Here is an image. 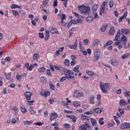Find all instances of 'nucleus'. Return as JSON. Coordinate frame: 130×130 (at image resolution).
<instances>
[{
  "label": "nucleus",
  "instance_id": "nucleus-37",
  "mask_svg": "<svg viewBox=\"0 0 130 130\" xmlns=\"http://www.w3.org/2000/svg\"><path fill=\"white\" fill-rule=\"evenodd\" d=\"M105 12V8L101 7L100 11V15L101 16Z\"/></svg>",
  "mask_w": 130,
  "mask_h": 130
},
{
  "label": "nucleus",
  "instance_id": "nucleus-30",
  "mask_svg": "<svg viewBox=\"0 0 130 130\" xmlns=\"http://www.w3.org/2000/svg\"><path fill=\"white\" fill-rule=\"evenodd\" d=\"M113 43V42L112 41H109L104 46V48H106L108 45H111Z\"/></svg>",
  "mask_w": 130,
  "mask_h": 130
},
{
  "label": "nucleus",
  "instance_id": "nucleus-3",
  "mask_svg": "<svg viewBox=\"0 0 130 130\" xmlns=\"http://www.w3.org/2000/svg\"><path fill=\"white\" fill-rule=\"evenodd\" d=\"M79 130H90L91 129V126L89 125V123L85 122L84 124L82 125V126H79Z\"/></svg>",
  "mask_w": 130,
  "mask_h": 130
},
{
  "label": "nucleus",
  "instance_id": "nucleus-53",
  "mask_svg": "<svg viewBox=\"0 0 130 130\" xmlns=\"http://www.w3.org/2000/svg\"><path fill=\"white\" fill-rule=\"evenodd\" d=\"M34 124H35V125H38L39 126H41V125H42V123H41V122H38L34 123Z\"/></svg>",
  "mask_w": 130,
  "mask_h": 130
},
{
  "label": "nucleus",
  "instance_id": "nucleus-36",
  "mask_svg": "<svg viewBox=\"0 0 130 130\" xmlns=\"http://www.w3.org/2000/svg\"><path fill=\"white\" fill-rule=\"evenodd\" d=\"M34 102H35V101H27V105H28V106H32V105H33V103H34Z\"/></svg>",
  "mask_w": 130,
  "mask_h": 130
},
{
  "label": "nucleus",
  "instance_id": "nucleus-61",
  "mask_svg": "<svg viewBox=\"0 0 130 130\" xmlns=\"http://www.w3.org/2000/svg\"><path fill=\"white\" fill-rule=\"evenodd\" d=\"M53 6L54 7H57V0H54V2H53Z\"/></svg>",
  "mask_w": 130,
  "mask_h": 130
},
{
  "label": "nucleus",
  "instance_id": "nucleus-63",
  "mask_svg": "<svg viewBox=\"0 0 130 130\" xmlns=\"http://www.w3.org/2000/svg\"><path fill=\"white\" fill-rule=\"evenodd\" d=\"M97 100L99 101H101V94H98Z\"/></svg>",
  "mask_w": 130,
  "mask_h": 130
},
{
  "label": "nucleus",
  "instance_id": "nucleus-32",
  "mask_svg": "<svg viewBox=\"0 0 130 130\" xmlns=\"http://www.w3.org/2000/svg\"><path fill=\"white\" fill-rule=\"evenodd\" d=\"M49 85H50V90H52L53 91H54V90L55 89V87H54V85H53V84L51 82H49Z\"/></svg>",
  "mask_w": 130,
  "mask_h": 130
},
{
  "label": "nucleus",
  "instance_id": "nucleus-1",
  "mask_svg": "<svg viewBox=\"0 0 130 130\" xmlns=\"http://www.w3.org/2000/svg\"><path fill=\"white\" fill-rule=\"evenodd\" d=\"M78 10L81 14H84V15H86V16H89V14H90V7H89L79 6Z\"/></svg>",
  "mask_w": 130,
  "mask_h": 130
},
{
  "label": "nucleus",
  "instance_id": "nucleus-10",
  "mask_svg": "<svg viewBox=\"0 0 130 130\" xmlns=\"http://www.w3.org/2000/svg\"><path fill=\"white\" fill-rule=\"evenodd\" d=\"M58 115L56 113H53L52 114H51L50 116V120H54V119H56V118L57 117Z\"/></svg>",
  "mask_w": 130,
  "mask_h": 130
},
{
  "label": "nucleus",
  "instance_id": "nucleus-33",
  "mask_svg": "<svg viewBox=\"0 0 130 130\" xmlns=\"http://www.w3.org/2000/svg\"><path fill=\"white\" fill-rule=\"evenodd\" d=\"M41 82L44 83V84H46L47 83V79L44 77H41Z\"/></svg>",
  "mask_w": 130,
  "mask_h": 130
},
{
  "label": "nucleus",
  "instance_id": "nucleus-57",
  "mask_svg": "<svg viewBox=\"0 0 130 130\" xmlns=\"http://www.w3.org/2000/svg\"><path fill=\"white\" fill-rule=\"evenodd\" d=\"M87 74H88L89 76H93V75H94V73L92 71H88Z\"/></svg>",
  "mask_w": 130,
  "mask_h": 130
},
{
  "label": "nucleus",
  "instance_id": "nucleus-28",
  "mask_svg": "<svg viewBox=\"0 0 130 130\" xmlns=\"http://www.w3.org/2000/svg\"><path fill=\"white\" fill-rule=\"evenodd\" d=\"M98 9V4H95L92 8V12L95 13L96 11H97V9Z\"/></svg>",
  "mask_w": 130,
  "mask_h": 130
},
{
  "label": "nucleus",
  "instance_id": "nucleus-44",
  "mask_svg": "<svg viewBox=\"0 0 130 130\" xmlns=\"http://www.w3.org/2000/svg\"><path fill=\"white\" fill-rule=\"evenodd\" d=\"M100 44V41L99 40H95L93 42V44L94 45H98Z\"/></svg>",
  "mask_w": 130,
  "mask_h": 130
},
{
  "label": "nucleus",
  "instance_id": "nucleus-25",
  "mask_svg": "<svg viewBox=\"0 0 130 130\" xmlns=\"http://www.w3.org/2000/svg\"><path fill=\"white\" fill-rule=\"evenodd\" d=\"M4 75L6 77V78L7 80H11V76L12 75V73L10 72L9 74H7V73H5Z\"/></svg>",
  "mask_w": 130,
  "mask_h": 130
},
{
  "label": "nucleus",
  "instance_id": "nucleus-41",
  "mask_svg": "<svg viewBox=\"0 0 130 130\" xmlns=\"http://www.w3.org/2000/svg\"><path fill=\"white\" fill-rule=\"evenodd\" d=\"M103 118H101L99 120V123H100V125H103L104 124V121H102L103 120Z\"/></svg>",
  "mask_w": 130,
  "mask_h": 130
},
{
  "label": "nucleus",
  "instance_id": "nucleus-19",
  "mask_svg": "<svg viewBox=\"0 0 130 130\" xmlns=\"http://www.w3.org/2000/svg\"><path fill=\"white\" fill-rule=\"evenodd\" d=\"M81 117L83 120H90V117L85 115H81Z\"/></svg>",
  "mask_w": 130,
  "mask_h": 130
},
{
  "label": "nucleus",
  "instance_id": "nucleus-14",
  "mask_svg": "<svg viewBox=\"0 0 130 130\" xmlns=\"http://www.w3.org/2000/svg\"><path fill=\"white\" fill-rule=\"evenodd\" d=\"M121 35V31L120 29H119L116 35L115 38L114 40V41H117V40H118V38L120 37Z\"/></svg>",
  "mask_w": 130,
  "mask_h": 130
},
{
  "label": "nucleus",
  "instance_id": "nucleus-40",
  "mask_svg": "<svg viewBox=\"0 0 130 130\" xmlns=\"http://www.w3.org/2000/svg\"><path fill=\"white\" fill-rule=\"evenodd\" d=\"M83 44L84 45H88V44H89V40H88V39L83 40Z\"/></svg>",
  "mask_w": 130,
  "mask_h": 130
},
{
  "label": "nucleus",
  "instance_id": "nucleus-7",
  "mask_svg": "<svg viewBox=\"0 0 130 130\" xmlns=\"http://www.w3.org/2000/svg\"><path fill=\"white\" fill-rule=\"evenodd\" d=\"M49 30L52 34H56L57 33V29L54 28L53 26H50Z\"/></svg>",
  "mask_w": 130,
  "mask_h": 130
},
{
  "label": "nucleus",
  "instance_id": "nucleus-42",
  "mask_svg": "<svg viewBox=\"0 0 130 130\" xmlns=\"http://www.w3.org/2000/svg\"><path fill=\"white\" fill-rule=\"evenodd\" d=\"M54 69H55V70H57V71H61V70H62V68L59 66H54Z\"/></svg>",
  "mask_w": 130,
  "mask_h": 130
},
{
  "label": "nucleus",
  "instance_id": "nucleus-29",
  "mask_svg": "<svg viewBox=\"0 0 130 130\" xmlns=\"http://www.w3.org/2000/svg\"><path fill=\"white\" fill-rule=\"evenodd\" d=\"M90 119L92 126H94V125H96V124H97V121H96V120L93 118H91Z\"/></svg>",
  "mask_w": 130,
  "mask_h": 130
},
{
  "label": "nucleus",
  "instance_id": "nucleus-11",
  "mask_svg": "<svg viewBox=\"0 0 130 130\" xmlns=\"http://www.w3.org/2000/svg\"><path fill=\"white\" fill-rule=\"evenodd\" d=\"M32 95V93L30 92H25L24 93V96H25L27 100H31V95Z\"/></svg>",
  "mask_w": 130,
  "mask_h": 130
},
{
  "label": "nucleus",
  "instance_id": "nucleus-43",
  "mask_svg": "<svg viewBox=\"0 0 130 130\" xmlns=\"http://www.w3.org/2000/svg\"><path fill=\"white\" fill-rule=\"evenodd\" d=\"M21 110L23 113H26L27 112V109L24 107H21Z\"/></svg>",
  "mask_w": 130,
  "mask_h": 130
},
{
  "label": "nucleus",
  "instance_id": "nucleus-4",
  "mask_svg": "<svg viewBox=\"0 0 130 130\" xmlns=\"http://www.w3.org/2000/svg\"><path fill=\"white\" fill-rule=\"evenodd\" d=\"M100 58V53L99 52V50H95L94 51V55L92 57V59L94 60V61H97V60H99Z\"/></svg>",
  "mask_w": 130,
  "mask_h": 130
},
{
  "label": "nucleus",
  "instance_id": "nucleus-9",
  "mask_svg": "<svg viewBox=\"0 0 130 130\" xmlns=\"http://www.w3.org/2000/svg\"><path fill=\"white\" fill-rule=\"evenodd\" d=\"M61 21L58 22L59 26H61L63 24V20H66V14H62L61 16Z\"/></svg>",
  "mask_w": 130,
  "mask_h": 130
},
{
  "label": "nucleus",
  "instance_id": "nucleus-5",
  "mask_svg": "<svg viewBox=\"0 0 130 130\" xmlns=\"http://www.w3.org/2000/svg\"><path fill=\"white\" fill-rule=\"evenodd\" d=\"M73 96L75 98H79V97H83L84 94L81 92H79L78 90H75Z\"/></svg>",
  "mask_w": 130,
  "mask_h": 130
},
{
  "label": "nucleus",
  "instance_id": "nucleus-18",
  "mask_svg": "<svg viewBox=\"0 0 130 130\" xmlns=\"http://www.w3.org/2000/svg\"><path fill=\"white\" fill-rule=\"evenodd\" d=\"M123 42V44L124 45H125V44H126V42H127V41H126V37H125V36H122V37L121 38V40H120V42Z\"/></svg>",
  "mask_w": 130,
  "mask_h": 130
},
{
  "label": "nucleus",
  "instance_id": "nucleus-51",
  "mask_svg": "<svg viewBox=\"0 0 130 130\" xmlns=\"http://www.w3.org/2000/svg\"><path fill=\"white\" fill-rule=\"evenodd\" d=\"M114 119H115V121L117 122V124L118 125L119 124V123H120V122L118 120V118H117V117H116L115 116H114Z\"/></svg>",
  "mask_w": 130,
  "mask_h": 130
},
{
  "label": "nucleus",
  "instance_id": "nucleus-64",
  "mask_svg": "<svg viewBox=\"0 0 130 130\" xmlns=\"http://www.w3.org/2000/svg\"><path fill=\"white\" fill-rule=\"evenodd\" d=\"M65 80H67V78H66L65 77H62L60 79V82H63Z\"/></svg>",
  "mask_w": 130,
  "mask_h": 130
},
{
  "label": "nucleus",
  "instance_id": "nucleus-59",
  "mask_svg": "<svg viewBox=\"0 0 130 130\" xmlns=\"http://www.w3.org/2000/svg\"><path fill=\"white\" fill-rule=\"evenodd\" d=\"M93 14H94V15H93L94 19H98V14H97V13L95 12L93 13Z\"/></svg>",
  "mask_w": 130,
  "mask_h": 130
},
{
  "label": "nucleus",
  "instance_id": "nucleus-56",
  "mask_svg": "<svg viewBox=\"0 0 130 130\" xmlns=\"http://www.w3.org/2000/svg\"><path fill=\"white\" fill-rule=\"evenodd\" d=\"M127 56H128V54H125L124 55L121 56V58H122V59H124L125 58H126Z\"/></svg>",
  "mask_w": 130,
  "mask_h": 130
},
{
  "label": "nucleus",
  "instance_id": "nucleus-13",
  "mask_svg": "<svg viewBox=\"0 0 130 130\" xmlns=\"http://www.w3.org/2000/svg\"><path fill=\"white\" fill-rule=\"evenodd\" d=\"M40 95H42V96H44V97H47V96H49V95H50V92L47 91H45L43 92V91H42L40 92Z\"/></svg>",
  "mask_w": 130,
  "mask_h": 130
},
{
  "label": "nucleus",
  "instance_id": "nucleus-39",
  "mask_svg": "<svg viewBox=\"0 0 130 130\" xmlns=\"http://www.w3.org/2000/svg\"><path fill=\"white\" fill-rule=\"evenodd\" d=\"M31 123H32V122H31L28 120L24 121L23 122V124H24V125H30V124H31Z\"/></svg>",
  "mask_w": 130,
  "mask_h": 130
},
{
  "label": "nucleus",
  "instance_id": "nucleus-21",
  "mask_svg": "<svg viewBox=\"0 0 130 130\" xmlns=\"http://www.w3.org/2000/svg\"><path fill=\"white\" fill-rule=\"evenodd\" d=\"M39 57H40V55H39V54L35 53L33 55L32 59H34V60H36L37 59H38V58H39Z\"/></svg>",
  "mask_w": 130,
  "mask_h": 130
},
{
  "label": "nucleus",
  "instance_id": "nucleus-6",
  "mask_svg": "<svg viewBox=\"0 0 130 130\" xmlns=\"http://www.w3.org/2000/svg\"><path fill=\"white\" fill-rule=\"evenodd\" d=\"M77 46H78V40H76L75 41V44L74 45H69V48H70L71 49H74L76 50L77 48Z\"/></svg>",
  "mask_w": 130,
  "mask_h": 130
},
{
  "label": "nucleus",
  "instance_id": "nucleus-22",
  "mask_svg": "<svg viewBox=\"0 0 130 130\" xmlns=\"http://www.w3.org/2000/svg\"><path fill=\"white\" fill-rule=\"evenodd\" d=\"M86 21L87 22H88V23H91V22L94 21V18L92 16H88L86 17Z\"/></svg>",
  "mask_w": 130,
  "mask_h": 130
},
{
  "label": "nucleus",
  "instance_id": "nucleus-16",
  "mask_svg": "<svg viewBox=\"0 0 130 130\" xmlns=\"http://www.w3.org/2000/svg\"><path fill=\"white\" fill-rule=\"evenodd\" d=\"M119 105L120 106H121V107H122V106H125V105H127V103L124 100H121L119 102Z\"/></svg>",
  "mask_w": 130,
  "mask_h": 130
},
{
  "label": "nucleus",
  "instance_id": "nucleus-34",
  "mask_svg": "<svg viewBox=\"0 0 130 130\" xmlns=\"http://www.w3.org/2000/svg\"><path fill=\"white\" fill-rule=\"evenodd\" d=\"M64 64L67 66V67H70V60L68 59H65L64 61Z\"/></svg>",
  "mask_w": 130,
  "mask_h": 130
},
{
  "label": "nucleus",
  "instance_id": "nucleus-45",
  "mask_svg": "<svg viewBox=\"0 0 130 130\" xmlns=\"http://www.w3.org/2000/svg\"><path fill=\"white\" fill-rule=\"evenodd\" d=\"M45 71H46V69H45V68H44V67H42L39 70V72L40 73H44V72H45Z\"/></svg>",
  "mask_w": 130,
  "mask_h": 130
},
{
  "label": "nucleus",
  "instance_id": "nucleus-58",
  "mask_svg": "<svg viewBox=\"0 0 130 130\" xmlns=\"http://www.w3.org/2000/svg\"><path fill=\"white\" fill-rule=\"evenodd\" d=\"M75 63H77V61L75 60H72V61L71 62V66H75Z\"/></svg>",
  "mask_w": 130,
  "mask_h": 130
},
{
  "label": "nucleus",
  "instance_id": "nucleus-60",
  "mask_svg": "<svg viewBox=\"0 0 130 130\" xmlns=\"http://www.w3.org/2000/svg\"><path fill=\"white\" fill-rule=\"evenodd\" d=\"M80 51L83 53V55H87V52L86 51H83V49H80Z\"/></svg>",
  "mask_w": 130,
  "mask_h": 130
},
{
  "label": "nucleus",
  "instance_id": "nucleus-35",
  "mask_svg": "<svg viewBox=\"0 0 130 130\" xmlns=\"http://www.w3.org/2000/svg\"><path fill=\"white\" fill-rule=\"evenodd\" d=\"M69 117H70V118H71V119H72L73 122H76L77 121V119H76V117H75V116H68Z\"/></svg>",
  "mask_w": 130,
  "mask_h": 130
},
{
  "label": "nucleus",
  "instance_id": "nucleus-49",
  "mask_svg": "<svg viewBox=\"0 0 130 130\" xmlns=\"http://www.w3.org/2000/svg\"><path fill=\"white\" fill-rule=\"evenodd\" d=\"M129 93H130V91H126V92H124V96H125V97H130V94H129Z\"/></svg>",
  "mask_w": 130,
  "mask_h": 130
},
{
  "label": "nucleus",
  "instance_id": "nucleus-62",
  "mask_svg": "<svg viewBox=\"0 0 130 130\" xmlns=\"http://www.w3.org/2000/svg\"><path fill=\"white\" fill-rule=\"evenodd\" d=\"M46 7V5L44 4L43 3L40 5V9H44Z\"/></svg>",
  "mask_w": 130,
  "mask_h": 130
},
{
  "label": "nucleus",
  "instance_id": "nucleus-46",
  "mask_svg": "<svg viewBox=\"0 0 130 130\" xmlns=\"http://www.w3.org/2000/svg\"><path fill=\"white\" fill-rule=\"evenodd\" d=\"M12 13L14 16H19V13L17 10H12Z\"/></svg>",
  "mask_w": 130,
  "mask_h": 130
},
{
  "label": "nucleus",
  "instance_id": "nucleus-54",
  "mask_svg": "<svg viewBox=\"0 0 130 130\" xmlns=\"http://www.w3.org/2000/svg\"><path fill=\"white\" fill-rule=\"evenodd\" d=\"M109 6L110 8H112L113 7V1H112V0L110 1Z\"/></svg>",
  "mask_w": 130,
  "mask_h": 130
},
{
  "label": "nucleus",
  "instance_id": "nucleus-2",
  "mask_svg": "<svg viewBox=\"0 0 130 130\" xmlns=\"http://www.w3.org/2000/svg\"><path fill=\"white\" fill-rule=\"evenodd\" d=\"M100 87L103 93H107V88L109 87V84L108 83H102L100 82Z\"/></svg>",
  "mask_w": 130,
  "mask_h": 130
},
{
  "label": "nucleus",
  "instance_id": "nucleus-27",
  "mask_svg": "<svg viewBox=\"0 0 130 130\" xmlns=\"http://www.w3.org/2000/svg\"><path fill=\"white\" fill-rule=\"evenodd\" d=\"M36 22H38V17H36L34 20H31V24H32L33 26H36Z\"/></svg>",
  "mask_w": 130,
  "mask_h": 130
},
{
  "label": "nucleus",
  "instance_id": "nucleus-52",
  "mask_svg": "<svg viewBox=\"0 0 130 130\" xmlns=\"http://www.w3.org/2000/svg\"><path fill=\"white\" fill-rule=\"evenodd\" d=\"M125 123V128H130V123Z\"/></svg>",
  "mask_w": 130,
  "mask_h": 130
},
{
  "label": "nucleus",
  "instance_id": "nucleus-55",
  "mask_svg": "<svg viewBox=\"0 0 130 130\" xmlns=\"http://www.w3.org/2000/svg\"><path fill=\"white\" fill-rule=\"evenodd\" d=\"M39 36L40 38H41L42 39L43 38H44V35H43V32L39 33Z\"/></svg>",
  "mask_w": 130,
  "mask_h": 130
},
{
  "label": "nucleus",
  "instance_id": "nucleus-8",
  "mask_svg": "<svg viewBox=\"0 0 130 130\" xmlns=\"http://www.w3.org/2000/svg\"><path fill=\"white\" fill-rule=\"evenodd\" d=\"M130 33L129 29H122L121 30V35L122 36H124V35H127V34Z\"/></svg>",
  "mask_w": 130,
  "mask_h": 130
},
{
  "label": "nucleus",
  "instance_id": "nucleus-31",
  "mask_svg": "<svg viewBox=\"0 0 130 130\" xmlns=\"http://www.w3.org/2000/svg\"><path fill=\"white\" fill-rule=\"evenodd\" d=\"M119 112L120 113V114L121 115H123L124 114V109L122 108H120V107L119 108Z\"/></svg>",
  "mask_w": 130,
  "mask_h": 130
},
{
  "label": "nucleus",
  "instance_id": "nucleus-38",
  "mask_svg": "<svg viewBox=\"0 0 130 130\" xmlns=\"http://www.w3.org/2000/svg\"><path fill=\"white\" fill-rule=\"evenodd\" d=\"M108 125H109L110 127L113 126V125H114V121L111 120L110 122H108Z\"/></svg>",
  "mask_w": 130,
  "mask_h": 130
},
{
  "label": "nucleus",
  "instance_id": "nucleus-24",
  "mask_svg": "<svg viewBox=\"0 0 130 130\" xmlns=\"http://www.w3.org/2000/svg\"><path fill=\"white\" fill-rule=\"evenodd\" d=\"M110 62L112 66H118V62L114 59H111Z\"/></svg>",
  "mask_w": 130,
  "mask_h": 130
},
{
  "label": "nucleus",
  "instance_id": "nucleus-50",
  "mask_svg": "<svg viewBox=\"0 0 130 130\" xmlns=\"http://www.w3.org/2000/svg\"><path fill=\"white\" fill-rule=\"evenodd\" d=\"M120 128H121L122 129H124V128H125V125L124 123H123L120 125Z\"/></svg>",
  "mask_w": 130,
  "mask_h": 130
},
{
  "label": "nucleus",
  "instance_id": "nucleus-15",
  "mask_svg": "<svg viewBox=\"0 0 130 130\" xmlns=\"http://www.w3.org/2000/svg\"><path fill=\"white\" fill-rule=\"evenodd\" d=\"M115 34V29L113 26H111L109 32V35H114Z\"/></svg>",
  "mask_w": 130,
  "mask_h": 130
},
{
  "label": "nucleus",
  "instance_id": "nucleus-26",
  "mask_svg": "<svg viewBox=\"0 0 130 130\" xmlns=\"http://www.w3.org/2000/svg\"><path fill=\"white\" fill-rule=\"evenodd\" d=\"M35 66H36L37 67V66H38V65L37 64V63H34V64H30L29 66V67H28L27 71H32V70H33V69H34Z\"/></svg>",
  "mask_w": 130,
  "mask_h": 130
},
{
  "label": "nucleus",
  "instance_id": "nucleus-48",
  "mask_svg": "<svg viewBox=\"0 0 130 130\" xmlns=\"http://www.w3.org/2000/svg\"><path fill=\"white\" fill-rule=\"evenodd\" d=\"M16 78L17 79V80H18L19 81V80H21V78H22V75H20V74H19V73L17 74V75L16 76Z\"/></svg>",
  "mask_w": 130,
  "mask_h": 130
},
{
  "label": "nucleus",
  "instance_id": "nucleus-17",
  "mask_svg": "<svg viewBox=\"0 0 130 130\" xmlns=\"http://www.w3.org/2000/svg\"><path fill=\"white\" fill-rule=\"evenodd\" d=\"M80 66L77 65L75 68H73V72L77 73V74L80 73Z\"/></svg>",
  "mask_w": 130,
  "mask_h": 130
},
{
  "label": "nucleus",
  "instance_id": "nucleus-23",
  "mask_svg": "<svg viewBox=\"0 0 130 130\" xmlns=\"http://www.w3.org/2000/svg\"><path fill=\"white\" fill-rule=\"evenodd\" d=\"M49 39V30H46L45 37V40L47 41Z\"/></svg>",
  "mask_w": 130,
  "mask_h": 130
},
{
  "label": "nucleus",
  "instance_id": "nucleus-12",
  "mask_svg": "<svg viewBox=\"0 0 130 130\" xmlns=\"http://www.w3.org/2000/svg\"><path fill=\"white\" fill-rule=\"evenodd\" d=\"M93 111H94V112H95V113H101L102 111H104V110H103V108L102 107L100 108H96L95 109H93Z\"/></svg>",
  "mask_w": 130,
  "mask_h": 130
},
{
  "label": "nucleus",
  "instance_id": "nucleus-47",
  "mask_svg": "<svg viewBox=\"0 0 130 130\" xmlns=\"http://www.w3.org/2000/svg\"><path fill=\"white\" fill-rule=\"evenodd\" d=\"M107 28V26H104L101 27V32H104L106 30V28Z\"/></svg>",
  "mask_w": 130,
  "mask_h": 130
},
{
  "label": "nucleus",
  "instance_id": "nucleus-20",
  "mask_svg": "<svg viewBox=\"0 0 130 130\" xmlns=\"http://www.w3.org/2000/svg\"><path fill=\"white\" fill-rule=\"evenodd\" d=\"M89 103L90 104H94V103H95V97H94V95H91L90 96Z\"/></svg>",
  "mask_w": 130,
  "mask_h": 130
}]
</instances>
